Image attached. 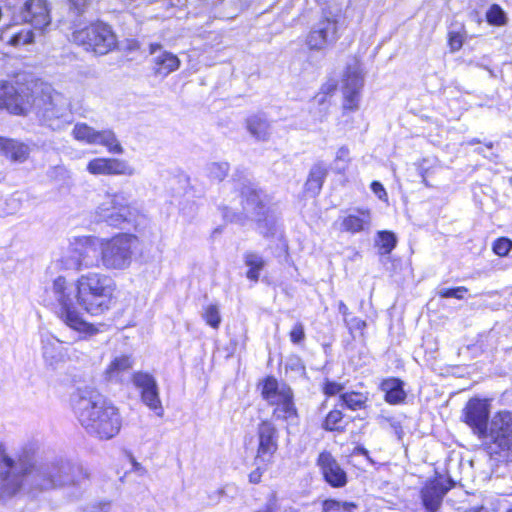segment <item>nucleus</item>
Here are the masks:
<instances>
[{"instance_id":"obj_1","label":"nucleus","mask_w":512,"mask_h":512,"mask_svg":"<svg viewBox=\"0 0 512 512\" xmlns=\"http://www.w3.org/2000/svg\"><path fill=\"white\" fill-rule=\"evenodd\" d=\"M24 477L30 478L33 488L47 491L67 485L79 486L88 474L81 467L63 460L36 466L29 453L22 452L13 457L0 443V500L15 496L22 488Z\"/></svg>"},{"instance_id":"obj_2","label":"nucleus","mask_w":512,"mask_h":512,"mask_svg":"<svg viewBox=\"0 0 512 512\" xmlns=\"http://www.w3.org/2000/svg\"><path fill=\"white\" fill-rule=\"evenodd\" d=\"M116 284L100 272H88L75 281V289L68 285L65 277L58 276L52 284V292L60 306V315L70 328L85 333H94L92 325L83 320L77 305L87 313L98 316L110 310Z\"/></svg>"},{"instance_id":"obj_3","label":"nucleus","mask_w":512,"mask_h":512,"mask_svg":"<svg viewBox=\"0 0 512 512\" xmlns=\"http://www.w3.org/2000/svg\"><path fill=\"white\" fill-rule=\"evenodd\" d=\"M72 408L79 423L100 439H111L121 428L118 409L96 389L83 387L72 396Z\"/></svg>"},{"instance_id":"obj_4","label":"nucleus","mask_w":512,"mask_h":512,"mask_svg":"<svg viewBox=\"0 0 512 512\" xmlns=\"http://www.w3.org/2000/svg\"><path fill=\"white\" fill-rule=\"evenodd\" d=\"M488 417L486 401L482 399V424ZM482 450L491 460L500 462L512 453V414L499 412L482 427Z\"/></svg>"},{"instance_id":"obj_5","label":"nucleus","mask_w":512,"mask_h":512,"mask_svg":"<svg viewBox=\"0 0 512 512\" xmlns=\"http://www.w3.org/2000/svg\"><path fill=\"white\" fill-rule=\"evenodd\" d=\"M137 237L118 233L111 238H100V264L105 270H126L130 267Z\"/></svg>"},{"instance_id":"obj_6","label":"nucleus","mask_w":512,"mask_h":512,"mask_svg":"<svg viewBox=\"0 0 512 512\" xmlns=\"http://www.w3.org/2000/svg\"><path fill=\"white\" fill-rule=\"evenodd\" d=\"M97 217L113 227H122L124 223H133L139 210L128 192L107 191L96 208Z\"/></svg>"},{"instance_id":"obj_7","label":"nucleus","mask_w":512,"mask_h":512,"mask_svg":"<svg viewBox=\"0 0 512 512\" xmlns=\"http://www.w3.org/2000/svg\"><path fill=\"white\" fill-rule=\"evenodd\" d=\"M37 107L42 120L53 130H61L73 120L69 99L50 88L38 99Z\"/></svg>"},{"instance_id":"obj_8","label":"nucleus","mask_w":512,"mask_h":512,"mask_svg":"<svg viewBox=\"0 0 512 512\" xmlns=\"http://www.w3.org/2000/svg\"><path fill=\"white\" fill-rule=\"evenodd\" d=\"M262 396L270 405L275 406L273 415L276 419L292 424L298 418L293 393L286 384H279L276 379L268 377L262 386Z\"/></svg>"},{"instance_id":"obj_9","label":"nucleus","mask_w":512,"mask_h":512,"mask_svg":"<svg viewBox=\"0 0 512 512\" xmlns=\"http://www.w3.org/2000/svg\"><path fill=\"white\" fill-rule=\"evenodd\" d=\"M72 40L83 46L87 51L98 55H105L117 45V38L110 26L104 23H95L80 30H75Z\"/></svg>"},{"instance_id":"obj_10","label":"nucleus","mask_w":512,"mask_h":512,"mask_svg":"<svg viewBox=\"0 0 512 512\" xmlns=\"http://www.w3.org/2000/svg\"><path fill=\"white\" fill-rule=\"evenodd\" d=\"M339 15L325 11L322 18L312 27L306 37L310 50L322 51L334 44L339 38Z\"/></svg>"},{"instance_id":"obj_11","label":"nucleus","mask_w":512,"mask_h":512,"mask_svg":"<svg viewBox=\"0 0 512 512\" xmlns=\"http://www.w3.org/2000/svg\"><path fill=\"white\" fill-rule=\"evenodd\" d=\"M31 94L24 85H15L10 82L0 83V108L12 114H25L31 104Z\"/></svg>"},{"instance_id":"obj_12","label":"nucleus","mask_w":512,"mask_h":512,"mask_svg":"<svg viewBox=\"0 0 512 512\" xmlns=\"http://www.w3.org/2000/svg\"><path fill=\"white\" fill-rule=\"evenodd\" d=\"M363 84L361 66L354 60L353 63L347 65L342 79L341 90L344 98V110L354 111L358 109Z\"/></svg>"},{"instance_id":"obj_13","label":"nucleus","mask_w":512,"mask_h":512,"mask_svg":"<svg viewBox=\"0 0 512 512\" xmlns=\"http://www.w3.org/2000/svg\"><path fill=\"white\" fill-rule=\"evenodd\" d=\"M242 210L237 208H225L223 217L230 222H243L250 218L258 220L263 208L260 195L250 186H245L241 191Z\"/></svg>"},{"instance_id":"obj_14","label":"nucleus","mask_w":512,"mask_h":512,"mask_svg":"<svg viewBox=\"0 0 512 512\" xmlns=\"http://www.w3.org/2000/svg\"><path fill=\"white\" fill-rule=\"evenodd\" d=\"M372 213L368 208H350L343 210L334 226L340 232L357 234L368 231L371 227Z\"/></svg>"},{"instance_id":"obj_15","label":"nucleus","mask_w":512,"mask_h":512,"mask_svg":"<svg viewBox=\"0 0 512 512\" xmlns=\"http://www.w3.org/2000/svg\"><path fill=\"white\" fill-rule=\"evenodd\" d=\"M258 447L255 461L272 463L278 449V431L270 421H262L257 427Z\"/></svg>"},{"instance_id":"obj_16","label":"nucleus","mask_w":512,"mask_h":512,"mask_svg":"<svg viewBox=\"0 0 512 512\" xmlns=\"http://www.w3.org/2000/svg\"><path fill=\"white\" fill-rule=\"evenodd\" d=\"M95 176H133L135 169L128 161L119 158H94L86 167Z\"/></svg>"},{"instance_id":"obj_17","label":"nucleus","mask_w":512,"mask_h":512,"mask_svg":"<svg viewBox=\"0 0 512 512\" xmlns=\"http://www.w3.org/2000/svg\"><path fill=\"white\" fill-rule=\"evenodd\" d=\"M316 464L319 467L324 480L330 486L334 488H341L347 484V473L330 452H321L318 455Z\"/></svg>"},{"instance_id":"obj_18","label":"nucleus","mask_w":512,"mask_h":512,"mask_svg":"<svg viewBox=\"0 0 512 512\" xmlns=\"http://www.w3.org/2000/svg\"><path fill=\"white\" fill-rule=\"evenodd\" d=\"M23 19L35 29L43 30L51 22L46 0H29L22 9Z\"/></svg>"},{"instance_id":"obj_19","label":"nucleus","mask_w":512,"mask_h":512,"mask_svg":"<svg viewBox=\"0 0 512 512\" xmlns=\"http://www.w3.org/2000/svg\"><path fill=\"white\" fill-rule=\"evenodd\" d=\"M448 488L440 480H433L421 489L422 504L427 512H438Z\"/></svg>"},{"instance_id":"obj_20","label":"nucleus","mask_w":512,"mask_h":512,"mask_svg":"<svg viewBox=\"0 0 512 512\" xmlns=\"http://www.w3.org/2000/svg\"><path fill=\"white\" fill-rule=\"evenodd\" d=\"M99 240L100 238L95 236H85L78 239L77 247L74 248V251L80 260L82 269L101 266L100 257L96 258L95 256L91 255V253L95 252L99 247Z\"/></svg>"},{"instance_id":"obj_21","label":"nucleus","mask_w":512,"mask_h":512,"mask_svg":"<svg viewBox=\"0 0 512 512\" xmlns=\"http://www.w3.org/2000/svg\"><path fill=\"white\" fill-rule=\"evenodd\" d=\"M150 52L154 55L155 73L167 76L180 66L178 57L170 52L162 51L159 44H151Z\"/></svg>"},{"instance_id":"obj_22","label":"nucleus","mask_w":512,"mask_h":512,"mask_svg":"<svg viewBox=\"0 0 512 512\" xmlns=\"http://www.w3.org/2000/svg\"><path fill=\"white\" fill-rule=\"evenodd\" d=\"M0 40L13 47H20L32 43L34 33L26 26L9 25L1 31Z\"/></svg>"},{"instance_id":"obj_23","label":"nucleus","mask_w":512,"mask_h":512,"mask_svg":"<svg viewBox=\"0 0 512 512\" xmlns=\"http://www.w3.org/2000/svg\"><path fill=\"white\" fill-rule=\"evenodd\" d=\"M133 366V360L128 355L114 357L104 371V376L109 381H119L122 376Z\"/></svg>"},{"instance_id":"obj_24","label":"nucleus","mask_w":512,"mask_h":512,"mask_svg":"<svg viewBox=\"0 0 512 512\" xmlns=\"http://www.w3.org/2000/svg\"><path fill=\"white\" fill-rule=\"evenodd\" d=\"M0 152L12 161L23 162L29 155V148L19 141L0 137Z\"/></svg>"},{"instance_id":"obj_25","label":"nucleus","mask_w":512,"mask_h":512,"mask_svg":"<svg viewBox=\"0 0 512 512\" xmlns=\"http://www.w3.org/2000/svg\"><path fill=\"white\" fill-rule=\"evenodd\" d=\"M380 388L385 393V400L389 404H400L406 398L403 382L397 378L385 379L381 383Z\"/></svg>"},{"instance_id":"obj_26","label":"nucleus","mask_w":512,"mask_h":512,"mask_svg":"<svg viewBox=\"0 0 512 512\" xmlns=\"http://www.w3.org/2000/svg\"><path fill=\"white\" fill-rule=\"evenodd\" d=\"M249 133L260 141H266L271 135L269 121L262 115H253L246 121Z\"/></svg>"},{"instance_id":"obj_27","label":"nucleus","mask_w":512,"mask_h":512,"mask_svg":"<svg viewBox=\"0 0 512 512\" xmlns=\"http://www.w3.org/2000/svg\"><path fill=\"white\" fill-rule=\"evenodd\" d=\"M91 145H101L106 147L108 152L113 154H123L124 149L117 139L115 133L110 129L95 131L94 139Z\"/></svg>"},{"instance_id":"obj_28","label":"nucleus","mask_w":512,"mask_h":512,"mask_svg":"<svg viewBox=\"0 0 512 512\" xmlns=\"http://www.w3.org/2000/svg\"><path fill=\"white\" fill-rule=\"evenodd\" d=\"M463 420L480 436V399L472 398L463 409Z\"/></svg>"},{"instance_id":"obj_29","label":"nucleus","mask_w":512,"mask_h":512,"mask_svg":"<svg viewBox=\"0 0 512 512\" xmlns=\"http://www.w3.org/2000/svg\"><path fill=\"white\" fill-rule=\"evenodd\" d=\"M244 262L245 265L249 268L246 273L247 278L257 282L261 271L266 265L264 258L257 253L248 252L244 255Z\"/></svg>"},{"instance_id":"obj_30","label":"nucleus","mask_w":512,"mask_h":512,"mask_svg":"<svg viewBox=\"0 0 512 512\" xmlns=\"http://www.w3.org/2000/svg\"><path fill=\"white\" fill-rule=\"evenodd\" d=\"M326 173L327 171L323 166L314 165L305 184L307 191L314 195L318 194L322 188Z\"/></svg>"},{"instance_id":"obj_31","label":"nucleus","mask_w":512,"mask_h":512,"mask_svg":"<svg viewBox=\"0 0 512 512\" xmlns=\"http://www.w3.org/2000/svg\"><path fill=\"white\" fill-rule=\"evenodd\" d=\"M342 406H346L351 410L363 409L366 407L368 397L366 394L360 392H347L340 395Z\"/></svg>"},{"instance_id":"obj_32","label":"nucleus","mask_w":512,"mask_h":512,"mask_svg":"<svg viewBox=\"0 0 512 512\" xmlns=\"http://www.w3.org/2000/svg\"><path fill=\"white\" fill-rule=\"evenodd\" d=\"M141 399L143 403L148 406L151 410H153L157 416H163L164 409L159 397V389L158 386L152 390L145 391L141 394Z\"/></svg>"},{"instance_id":"obj_33","label":"nucleus","mask_w":512,"mask_h":512,"mask_svg":"<svg viewBox=\"0 0 512 512\" xmlns=\"http://www.w3.org/2000/svg\"><path fill=\"white\" fill-rule=\"evenodd\" d=\"M397 238L390 231H380L377 233L376 246L380 249L382 255H387L395 248Z\"/></svg>"},{"instance_id":"obj_34","label":"nucleus","mask_w":512,"mask_h":512,"mask_svg":"<svg viewBox=\"0 0 512 512\" xmlns=\"http://www.w3.org/2000/svg\"><path fill=\"white\" fill-rule=\"evenodd\" d=\"M132 381L133 384L141 391V394L158 386L156 379L151 374L142 371L135 372L133 374Z\"/></svg>"},{"instance_id":"obj_35","label":"nucleus","mask_w":512,"mask_h":512,"mask_svg":"<svg viewBox=\"0 0 512 512\" xmlns=\"http://www.w3.org/2000/svg\"><path fill=\"white\" fill-rule=\"evenodd\" d=\"M358 506L354 502H341L327 499L322 503V512H356Z\"/></svg>"},{"instance_id":"obj_36","label":"nucleus","mask_w":512,"mask_h":512,"mask_svg":"<svg viewBox=\"0 0 512 512\" xmlns=\"http://www.w3.org/2000/svg\"><path fill=\"white\" fill-rule=\"evenodd\" d=\"M95 131L93 127L88 126L86 123H78L74 126L72 134L76 140L91 145Z\"/></svg>"},{"instance_id":"obj_37","label":"nucleus","mask_w":512,"mask_h":512,"mask_svg":"<svg viewBox=\"0 0 512 512\" xmlns=\"http://www.w3.org/2000/svg\"><path fill=\"white\" fill-rule=\"evenodd\" d=\"M229 164L226 162H213L206 166L208 177L214 181H222L228 174Z\"/></svg>"},{"instance_id":"obj_38","label":"nucleus","mask_w":512,"mask_h":512,"mask_svg":"<svg viewBox=\"0 0 512 512\" xmlns=\"http://www.w3.org/2000/svg\"><path fill=\"white\" fill-rule=\"evenodd\" d=\"M487 22L491 25L501 26L506 23L507 17L499 5H492L486 12Z\"/></svg>"},{"instance_id":"obj_39","label":"nucleus","mask_w":512,"mask_h":512,"mask_svg":"<svg viewBox=\"0 0 512 512\" xmlns=\"http://www.w3.org/2000/svg\"><path fill=\"white\" fill-rule=\"evenodd\" d=\"M203 318L212 328L217 329L221 323V316L216 305H208L203 312Z\"/></svg>"},{"instance_id":"obj_40","label":"nucleus","mask_w":512,"mask_h":512,"mask_svg":"<svg viewBox=\"0 0 512 512\" xmlns=\"http://www.w3.org/2000/svg\"><path fill=\"white\" fill-rule=\"evenodd\" d=\"M342 419L343 414L340 410H332L324 421V428L330 431L339 430L341 428Z\"/></svg>"},{"instance_id":"obj_41","label":"nucleus","mask_w":512,"mask_h":512,"mask_svg":"<svg viewBox=\"0 0 512 512\" xmlns=\"http://www.w3.org/2000/svg\"><path fill=\"white\" fill-rule=\"evenodd\" d=\"M492 250L500 257L507 256L512 250V240L507 237H500L493 242Z\"/></svg>"},{"instance_id":"obj_42","label":"nucleus","mask_w":512,"mask_h":512,"mask_svg":"<svg viewBox=\"0 0 512 512\" xmlns=\"http://www.w3.org/2000/svg\"><path fill=\"white\" fill-rule=\"evenodd\" d=\"M60 262L64 269L82 270L80 260L77 257L74 249L71 250L67 255L63 256Z\"/></svg>"},{"instance_id":"obj_43","label":"nucleus","mask_w":512,"mask_h":512,"mask_svg":"<svg viewBox=\"0 0 512 512\" xmlns=\"http://www.w3.org/2000/svg\"><path fill=\"white\" fill-rule=\"evenodd\" d=\"M271 463H260L254 460L256 469L249 474V481L257 484L260 482L263 472L268 468Z\"/></svg>"},{"instance_id":"obj_44","label":"nucleus","mask_w":512,"mask_h":512,"mask_svg":"<svg viewBox=\"0 0 512 512\" xmlns=\"http://www.w3.org/2000/svg\"><path fill=\"white\" fill-rule=\"evenodd\" d=\"M349 331L353 334L354 332L362 333L366 327V322L358 317H353L350 320L344 319Z\"/></svg>"},{"instance_id":"obj_45","label":"nucleus","mask_w":512,"mask_h":512,"mask_svg":"<svg viewBox=\"0 0 512 512\" xmlns=\"http://www.w3.org/2000/svg\"><path fill=\"white\" fill-rule=\"evenodd\" d=\"M465 292H466V289L464 287H457V288H451V289H441V290H439L438 294L442 298L461 299V298H463V295Z\"/></svg>"},{"instance_id":"obj_46","label":"nucleus","mask_w":512,"mask_h":512,"mask_svg":"<svg viewBox=\"0 0 512 512\" xmlns=\"http://www.w3.org/2000/svg\"><path fill=\"white\" fill-rule=\"evenodd\" d=\"M290 339L293 343L299 344L305 339L304 327L301 323H296L290 331Z\"/></svg>"},{"instance_id":"obj_47","label":"nucleus","mask_w":512,"mask_h":512,"mask_svg":"<svg viewBox=\"0 0 512 512\" xmlns=\"http://www.w3.org/2000/svg\"><path fill=\"white\" fill-rule=\"evenodd\" d=\"M343 389L344 386L342 384L333 381H326L324 385V393L328 396L336 395L342 392Z\"/></svg>"},{"instance_id":"obj_48","label":"nucleus","mask_w":512,"mask_h":512,"mask_svg":"<svg viewBox=\"0 0 512 512\" xmlns=\"http://www.w3.org/2000/svg\"><path fill=\"white\" fill-rule=\"evenodd\" d=\"M463 39L459 33L451 32L449 34V46L451 51H457L462 47Z\"/></svg>"},{"instance_id":"obj_49","label":"nucleus","mask_w":512,"mask_h":512,"mask_svg":"<svg viewBox=\"0 0 512 512\" xmlns=\"http://www.w3.org/2000/svg\"><path fill=\"white\" fill-rule=\"evenodd\" d=\"M371 190L380 200H385L387 198L386 190L384 189L383 185L380 182H372Z\"/></svg>"},{"instance_id":"obj_50","label":"nucleus","mask_w":512,"mask_h":512,"mask_svg":"<svg viewBox=\"0 0 512 512\" xmlns=\"http://www.w3.org/2000/svg\"><path fill=\"white\" fill-rule=\"evenodd\" d=\"M349 155H350V151H349L348 147L342 146L338 149V151L336 153V160L342 161L344 163H348L350 160Z\"/></svg>"},{"instance_id":"obj_51","label":"nucleus","mask_w":512,"mask_h":512,"mask_svg":"<svg viewBox=\"0 0 512 512\" xmlns=\"http://www.w3.org/2000/svg\"><path fill=\"white\" fill-rule=\"evenodd\" d=\"M338 311L340 314L343 315L344 319L347 318V315L349 313V309L347 305L343 301H339L338 303Z\"/></svg>"},{"instance_id":"obj_52","label":"nucleus","mask_w":512,"mask_h":512,"mask_svg":"<svg viewBox=\"0 0 512 512\" xmlns=\"http://www.w3.org/2000/svg\"><path fill=\"white\" fill-rule=\"evenodd\" d=\"M69 1L73 3L75 9H77L78 11L85 4V0H69Z\"/></svg>"},{"instance_id":"obj_53","label":"nucleus","mask_w":512,"mask_h":512,"mask_svg":"<svg viewBox=\"0 0 512 512\" xmlns=\"http://www.w3.org/2000/svg\"><path fill=\"white\" fill-rule=\"evenodd\" d=\"M322 89L326 92V93H329L331 91H333L335 89V86L333 84H327V85H324L322 87Z\"/></svg>"},{"instance_id":"obj_54","label":"nucleus","mask_w":512,"mask_h":512,"mask_svg":"<svg viewBox=\"0 0 512 512\" xmlns=\"http://www.w3.org/2000/svg\"><path fill=\"white\" fill-rule=\"evenodd\" d=\"M360 451H361V453H362L363 455L367 456L368 451H367L366 449L361 448V449H360Z\"/></svg>"},{"instance_id":"obj_55","label":"nucleus","mask_w":512,"mask_h":512,"mask_svg":"<svg viewBox=\"0 0 512 512\" xmlns=\"http://www.w3.org/2000/svg\"><path fill=\"white\" fill-rule=\"evenodd\" d=\"M473 511H474V512H480V510H479V509H477V508H474V509H473Z\"/></svg>"}]
</instances>
